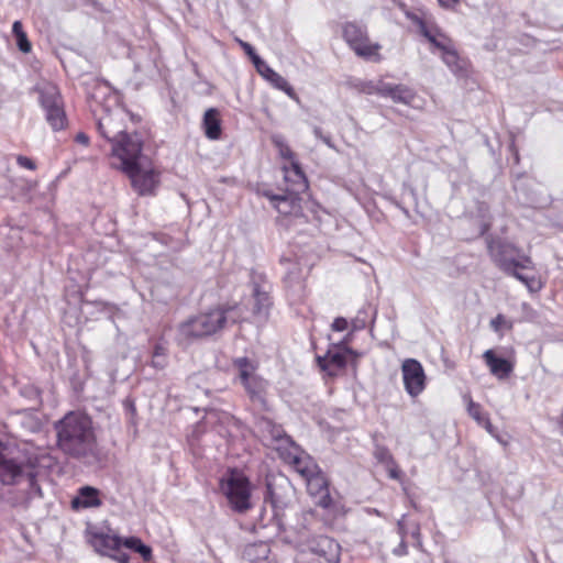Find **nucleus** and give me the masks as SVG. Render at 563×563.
Segmentation results:
<instances>
[{"label": "nucleus", "instance_id": "5fc2aeb1", "mask_svg": "<svg viewBox=\"0 0 563 563\" xmlns=\"http://www.w3.org/2000/svg\"><path fill=\"white\" fill-rule=\"evenodd\" d=\"M481 426L484 427L490 434L494 433V427L488 417L482 421Z\"/></svg>", "mask_w": 563, "mask_h": 563}, {"label": "nucleus", "instance_id": "393cba45", "mask_svg": "<svg viewBox=\"0 0 563 563\" xmlns=\"http://www.w3.org/2000/svg\"><path fill=\"white\" fill-rule=\"evenodd\" d=\"M242 385L252 402L266 407L267 382L265 379L256 375L243 382Z\"/></svg>", "mask_w": 563, "mask_h": 563}, {"label": "nucleus", "instance_id": "5701e85b", "mask_svg": "<svg viewBox=\"0 0 563 563\" xmlns=\"http://www.w3.org/2000/svg\"><path fill=\"white\" fill-rule=\"evenodd\" d=\"M102 505L99 489L92 486H82L78 489V494L71 500L74 510L97 508Z\"/></svg>", "mask_w": 563, "mask_h": 563}, {"label": "nucleus", "instance_id": "aec40b11", "mask_svg": "<svg viewBox=\"0 0 563 563\" xmlns=\"http://www.w3.org/2000/svg\"><path fill=\"white\" fill-rule=\"evenodd\" d=\"M406 16L417 27L418 32L430 43L442 30L437 25L430 14L424 12L407 11Z\"/></svg>", "mask_w": 563, "mask_h": 563}, {"label": "nucleus", "instance_id": "6e6552de", "mask_svg": "<svg viewBox=\"0 0 563 563\" xmlns=\"http://www.w3.org/2000/svg\"><path fill=\"white\" fill-rule=\"evenodd\" d=\"M129 113L122 107L113 109H103L102 113L97 119V130L101 137L107 142H112L124 135L126 132L125 120Z\"/></svg>", "mask_w": 563, "mask_h": 563}, {"label": "nucleus", "instance_id": "4d7b16f0", "mask_svg": "<svg viewBox=\"0 0 563 563\" xmlns=\"http://www.w3.org/2000/svg\"><path fill=\"white\" fill-rule=\"evenodd\" d=\"M559 424L562 428V435H563V411H562V413L560 416Z\"/></svg>", "mask_w": 563, "mask_h": 563}, {"label": "nucleus", "instance_id": "412c9836", "mask_svg": "<svg viewBox=\"0 0 563 563\" xmlns=\"http://www.w3.org/2000/svg\"><path fill=\"white\" fill-rule=\"evenodd\" d=\"M284 178L286 183H290L288 190L292 194L303 192L308 188V181L298 161H292L289 166H284Z\"/></svg>", "mask_w": 563, "mask_h": 563}, {"label": "nucleus", "instance_id": "7ed1b4c3", "mask_svg": "<svg viewBox=\"0 0 563 563\" xmlns=\"http://www.w3.org/2000/svg\"><path fill=\"white\" fill-rule=\"evenodd\" d=\"M4 444L0 441V483L5 486L27 484V494L41 495L37 484L38 456L27 449L19 450L15 456L4 454Z\"/></svg>", "mask_w": 563, "mask_h": 563}, {"label": "nucleus", "instance_id": "c03bdc74", "mask_svg": "<svg viewBox=\"0 0 563 563\" xmlns=\"http://www.w3.org/2000/svg\"><path fill=\"white\" fill-rule=\"evenodd\" d=\"M386 472L388 473V476L393 479H401L402 472L400 471L398 464L396 461L391 462V464H388L385 466Z\"/></svg>", "mask_w": 563, "mask_h": 563}, {"label": "nucleus", "instance_id": "58836bf2", "mask_svg": "<svg viewBox=\"0 0 563 563\" xmlns=\"http://www.w3.org/2000/svg\"><path fill=\"white\" fill-rule=\"evenodd\" d=\"M272 143L278 150V153L282 158L288 159L289 163H292V161H296L295 153L291 151V148L289 147V145L287 144V142L283 135L274 134L272 136Z\"/></svg>", "mask_w": 563, "mask_h": 563}, {"label": "nucleus", "instance_id": "dca6fc26", "mask_svg": "<svg viewBox=\"0 0 563 563\" xmlns=\"http://www.w3.org/2000/svg\"><path fill=\"white\" fill-rule=\"evenodd\" d=\"M307 490L311 497L314 498V503L317 506L322 507L324 509H329L332 504V497L329 492V483L325 475L321 470L316 472V474L305 478Z\"/></svg>", "mask_w": 563, "mask_h": 563}, {"label": "nucleus", "instance_id": "ddd939ff", "mask_svg": "<svg viewBox=\"0 0 563 563\" xmlns=\"http://www.w3.org/2000/svg\"><path fill=\"white\" fill-rule=\"evenodd\" d=\"M260 429L266 445L276 450L279 453V456L295 444L294 440L286 434L283 427L269 419H263L260 422Z\"/></svg>", "mask_w": 563, "mask_h": 563}, {"label": "nucleus", "instance_id": "cd10ccee", "mask_svg": "<svg viewBox=\"0 0 563 563\" xmlns=\"http://www.w3.org/2000/svg\"><path fill=\"white\" fill-rule=\"evenodd\" d=\"M265 505H269L273 512V519L276 520L277 526H280L279 514L286 507L287 503L277 488L272 484L267 483L266 495L264 498Z\"/></svg>", "mask_w": 563, "mask_h": 563}, {"label": "nucleus", "instance_id": "e433bc0d", "mask_svg": "<svg viewBox=\"0 0 563 563\" xmlns=\"http://www.w3.org/2000/svg\"><path fill=\"white\" fill-rule=\"evenodd\" d=\"M385 85V81L383 80H377V81H373V80H356L354 84H353V87L358 91V92H362V93H366V95H378L382 97V90H383V86Z\"/></svg>", "mask_w": 563, "mask_h": 563}, {"label": "nucleus", "instance_id": "de8ad7c7", "mask_svg": "<svg viewBox=\"0 0 563 563\" xmlns=\"http://www.w3.org/2000/svg\"><path fill=\"white\" fill-rule=\"evenodd\" d=\"M313 134L317 139H320L324 144H327L330 148H334L331 136L323 134L321 128L316 126L313 129Z\"/></svg>", "mask_w": 563, "mask_h": 563}, {"label": "nucleus", "instance_id": "c85d7f7f", "mask_svg": "<svg viewBox=\"0 0 563 563\" xmlns=\"http://www.w3.org/2000/svg\"><path fill=\"white\" fill-rule=\"evenodd\" d=\"M282 264L285 266L286 273L284 282L287 287L300 290L302 288V269L298 263H292L289 258H282Z\"/></svg>", "mask_w": 563, "mask_h": 563}, {"label": "nucleus", "instance_id": "c9c22d12", "mask_svg": "<svg viewBox=\"0 0 563 563\" xmlns=\"http://www.w3.org/2000/svg\"><path fill=\"white\" fill-rule=\"evenodd\" d=\"M122 545L139 553L145 562L152 560V549L137 537H129L122 540Z\"/></svg>", "mask_w": 563, "mask_h": 563}, {"label": "nucleus", "instance_id": "bb28decb", "mask_svg": "<svg viewBox=\"0 0 563 563\" xmlns=\"http://www.w3.org/2000/svg\"><path fill=\"white\" fill-rule=\"evenodd\" d=\"M352 354L353 351L346 349L345 351H328L324 357H318L320 367L328 371L329 374H333L336 369H342L346 365V354Z\"/></svg>", "mask_w": 563, "mask_h": 563}, {"label": "nucleus", "instance_id": "f257e3e1", "mask_svg": "<svg viewBox=\"0 0 563 563\" xmlns=\"http://www.w3.org/2000/svg\"><path fill=\"white\" fill-rule=\"evenodd\" d=\"M57 446L66 455L75 459L93 456L97 438L91 418L80 411H69L55 422Z\"/></svg>", "mask_w": 563, "mask_h": 563}, {"label": "nucleus", "instance_id": "79ce46f5", "mask_svg": "<svg viewBox=\"0 0 563 563\" xmlns=\"http://www.w3.org/2000/svg\"><path fill=\"white\" fill-rule=\"evenodd\" d=\"M239 43H240L241 47L244 49V52L252 59L255 68H257L260 66V64L263 63L264 60L256 54L254 47L250 43L243 42V41H239Z\"/></svg>", "mask_w": 563, "mask_h": 563}, {"label": "nucleus", "instance_id": "72a5a7b5", "mask_svg": "<svg viewBox=\"0 0 563 563\" xmlns=\"http://www.w3.org/2000/svg\"><path fill=\"white\" fill-rule=\"evenodd\" d=\"M168 364V349L167 343L159 339L155 342L152 352L151 366L155 369H164Z\"/></svg>", "mask_w": 563, "mask_h": 563}, {"label": "nucleus", "instance_id": "603ef678", "mask_svg": "<svg viewBox=\"0 0 563 563\" xmlns=\"http://www.w3.org/2000/svg\"><path fill=\"white\" fill-rule=\"evenodd\" d=\"M439 5L443 9H453L460 0H438Z\"/></svg>", "mask_w": 563, "mask_h": 563}, {"label": "nucleus", "instance_id": "37998d69", "mask_svg": "<svg viewBox=\"0 0 563 563\" xmlns=\"http://www.w3.org/2000/svg\"><path fill=\"white\" fill-rule=\"evenodd\" d=\"M490 327L493 328L494 331H499L501 327H507L508 329H511L512 324L508 322L503 314H498L490 321Z\"/></svg>", "mask_w": 563, "mask_h": 563}, {"label": "nucleus", "instance_id": "f8f14e48", "mask_svg": "<svg viewBox=\"0 0 563 563\" xmlns=\"http://www.w3.org/2000/svg\"><path fill=\"white\" fill-rule=\"evenodd\" d=\"M258 278L260 280L255 278L252 280V296L254 299L253 317L257 323H265L273 305L269 296L272 286L261 276Z\"/></svg>", "mask_w": 563, "mask_h": 563}, {"label": "nucleus", "instance_id": "8fccbe9b", "mask_svg": "<svg viewBox=\"0 0 563 563\" xmlns=\"http://www.w3.org/2000/svg\"><path fill=\"white\" fill-rule=\"evenodd\" d=\"M110 558L119 563H129L130 562L129 554H126L124 552H120V550L118 552H114Z\"/></svg>", "mask_w": 563, "mask_h": 563}, {"label": "nucleus", "instance_id": "0eeeda50", "mask_svg": "<svg viewBox=\"0 0 563 563\" xmlns=\"http://www.w3.org/2000/svg\"><path fill=\"white\" fill-rule=\"evenodd\" d=\"M343 37L356 55L366 59L379 60L380 45L371 43L366 29L355 22H347L343 26Z\"/></svg>", "mask_w": 563, "mask_h": 563}, {"label": "nucleus", "instance_id": "13d9d810", "mask_svg": "<svg viewBox=\"0 0 563 563\" xmlns=\"http://www.w3.org/2000/svg\"><path fill=\"white\" fill-rule=\"evenodd\" d=\"M512 151H514V157H515V161L518 162L519 161V155H518V152L514 148V146H511Z\"/></svg>", "mask_w": 563, "mask_h": 563}, {"label": "nucleus", "instance_id": "2eb2a0df", "mask_svg": "<svg viewBox=\"0 0 563 563\" xmlns=\"http://www.w3.org/2000/svg\"><path fill=\"white\" fill-rule=\"evenodd\" d=\"M286 463L292 466V468L305 479L316 472H319L320 467L316 463L312 456L305 452L296 443L290 446L282 456Z\"/></svg>", "mask_w": 563, "mask_h": 563}, {"label": "nucleus", "instance_id": "9b49d317", "mask_svg": "<svg viewBox=\"0 0 563 563\" xmlns=\"http://www.w3.org/2000/svg\"><path fill=\"white\" fill-rule=\"evenodd\" d=\"M404 387L407 394L416 398L426 388L427 377L424 369L416 358H406L401 364Z\"/></svg>", "mask_w": 563, "mask_h": 563}, {"label": "nucleus", "instance_id": "39448f33", "mask_svg": "<svg viewBox=\"0 0 563 563\" xmlns=\"http://www.w3.org/2000/svg\"><path fill=\"white\" fill-rule=\"evenodd\" d=\"M220 489L236 512L251 508V487L247 477L239 471H230L220 482Z\"/></svg>", "mask_w": 563, "mask_h": 563}, {"label": "nucleus", "instance_id": "a878e982", "mask_svg": "<svg viewBox=\"0 0 563 563\" xmlns=\"http://www.w3.org/2000/svg\"><path fill=\"white\" fill-rule=\"evenodd\" d=\"M298 195L287 189V194L274 195L271 197V200L279 213L285 216L297 214L300 210Z\"/></svg>", "mask_w": 563, "mask_h": 563}, {"label": "nucleus", "instance_id": "4c0bfd02", "mask_svg": "<svg viewBox=\"0 0 563 563\" xmlns=\"http://www.w3.org/2000/svg\"><path fill=\"white\" fill-rule=\"evenodd\" d=\"M12 34L15 37L18 48L23 53H29L32 46L20 21L13 22Z\"/></svg>", "mask_w": 563, "mask_h": 563}, {"label": "nucleus", "instance_id": "1a4fd4ad", "mask_svg": "<svg viewBox=\"0 0 563 563\" xmlns=\"http://www.w3.org/2000/svg\"><path fill=\"white\" fill-rule=\"evenodd\" d=\"M131 180L133 189L141 196L154 195L161 183V174L145 161L134 166L133 170L123 172Z\"/></svg>", "mask_w": 563, "mask_h": 563}, {"label": "nucleus", "instance_id": "b1692460", "mask_svg": "<svg viewBox=\"0 0 563 563\" xmlns=\"http://www.w3.org/2000/svg\"><path fill=\"white\" fill-rule=\"evenodd\" d=\"M256 70L274 88L284 91L288 97L292 99L297 97L294 88L289 85V82L282 75L271 68L265 62L261 63Z\"/></svg>", "mask_w": 563, "mask_h": 563}, {"label": "nucleus", "instance_id": "6ab92c4d", "mask_svg": "<svg viewBox=\"0 0 563 563\" xmlns=\"http://www.w3.org/2000/svg\"><path fill=\"white\" fill-rule=\"evenodd\" d=\"M382 90L383 98H390L396 103L416 107L417 93L406 85L385 82Z\"/></svg>", "mask_w": 563, "mask_h": 563}, {"label": "nucleus", "instance_id": "09e8293b", "mask_svg": "<svg viewBox=\"0 0 563 563\" xmlns=\"http://www.w3.org/2000/svg\"><path fill=\"white\" fill-rule=\"evenodd\" d=\"M523 285L530 292H537L541 289V284L534 276H528L527 282H525Z\"/></svg>", "mask_w": 563, "mask_h": 563}, {"label": "nucleus", "instance_id": "a18cd8bd", "mask_svg": "<svg viewBox=\"0 0 563 563\" xmlns=\"http://www.w3.org/2000/svg\"><path fill=\"white\" fill-rule=\"evenodd\" d=\"M16 163L22 168H26L30 170L36 169L35 162L27 156H23V155L16 156Z\"/></svg>", "mask_w": 563, "mask_h": 563}, {"label": "nucleus", "instance_id": "6e6d98bb", "mask_svg": "<svg viewBox=\"0 0 563 563\" xmlns=\"http://www.w3.org/2000/svg\"><path fill=\"white\" fill-rule=\"evenodd\" d=\"M396 206L401 210V212L406 216V217H409V211L407 208L402 207L400 203L396 202Z\"/></svg>", "mask_w": 563, "mask_h": 563}, {"label": "nucleus", "instance_id": "4be33fe9", "mask_svg": "<svg viewBox=\"0 0 563 563\" xmlns=\"http://www.w3.org/2000/svg\"><path fill=\"white\" fill-rule=\"evenodd\" d=\"M483 358L492 375L498 379L507 378L514 371V364L507 358L497 356L493 350L485 351Z\"/></svg>", "mask_w": 563, "mask_h": 563}, {"label": "nucleus", "instance_id": "a19ab883", "mask_svg": "<svg viewBox=\"0 0 563 563\" xmlns=\"http://www.w3.org/2000/svg\"><path fill=\"white\" fill-rule=\"evenodd\" d=\"M375 459L384 465V467L395 461L390 451L383 445H377L374 451Z\"/></svg>", "mask_w": 563, "mask_h": 563}, {"label": "nucleus", "instance_id": "c756f323", "mask_svg": "<svg viewBox=\"0 0 563 563\" xmlns=\"http://www.w3.org/2000/svg\"><path fill=\"white\" fill-rule=\"evenodd\" d=\"M202 124L208 139L218 140L220 137L221 121L217 109L210 108L205 112Z\"/></svg>", "mask_w": 563, "mask_h": 563}, {"label": "nucleus", "instance_id": "20e7f679", "mask_svg": "<svg viewBox=\"0 0 563 563\" xmlns=\"http://www.w3.org/2000/svg\"><path fill=\"white\" fill-rule=\"evenodd\" d=\"M111 144V165L121 172L133 170L134 166L145 161L143 139L136 133H125L114 139Z\"/></svg>", "mask_w": 563, "mask_h": 563}, {"label": "nucleus", "instance_id": "f3484780", "mask_svg": "<svg viewBox=\"0 0 563 563\" xmlns=\"http://www.w3.org/2000/svg\"><path fill=\"white\" fill-rule=\"evenodd\" d=\"M87 538L95 551L101 555L111 556L122 547L120 537L106 533L97 528L87 529Z\"/></svg>", "mask_w": 563, "mask_h": 563}, {"label": "nucleus", "instance_id": "ea45409f", "mask_svg": "<svg viewBox=\"0 0 563 563\" xmlns=\"http://www.w3.org/2000/svg\"><path fill=\"white\" fill-rule=\"evenodd\" d=\"M467 398V413L478 423L482 424V421L487 418V415H485L482 410V407L479 404L472 400L470 396Z\"/></svg>", "mask_w": 563, "mask_h": 563}, {"label": "nucleus", "instance_id": "9d476101", "mask_svg": "<svg viewBox=\"0 0 563 563\" xmlns=\"http://www.w3.org/2000/svg\"><path fill=\"white\" fill-rule=\"evenodd\" d=\"M432 48L431 53L440 52L442 62L456 76H462L465 73V62L460 57L455 44L443 31L438 34L430 42Z\"/></svg>", "mask_w": 563, "mask_h": 563}, {"label": "nucleus", "instance_id": "3c124183", "mask_svg": "<svg viewBox=\"0 0 563 563\" xmlns=\"http://www.w3.org/2000/svg\"><path fill=\"white\" fill-rule=\"evenodd\" d=\"M393 553L397 556H402L408 553V547L405 541H401L398 547L393 550Z\"/></svg>", "mask_w": 563, "mask_h": 563}, {"label": "nucleus", "instance_id": "a211bd4d", "mask_svg": "<svg viewBox=\"0 0 563 563\" xmlns=\"http://www.w3.org/2000/svg\"><path fill=\"white\" fill-rule=\"evenodd\" d=\"M488 251L503 272H505L506 264H516L522 257V255H519V250L512 243L501 240L489 241Z\"/></svg>", "mask_w": 563, "mask_h": 563}, {"label": "nucleus", "instance_id": "7c9ffc66", "mask_svg": "<svg viewBox=\"0 0 563 563\" xmlns=\"http://www.w3.org/2000/svg\"><path fill=\"white\" fill-rule=\"evenodd\" d=\"M376 317V309L371 303H365L360 308L356 316L351 321L352 331H361L367 324L373 323Z\"/></svg>", "mask_w": 563, "mask_h": 563}, {"label": "nucleus", "instance_id": "f03ea898", "mask_svg": "<svg viewBox=\"0 0 563 563\" xmlns=\"http://www.w3.org/2000/svg\"><path fill=\"white\" fill-rule=\"evenodd\" d=\"M245 320L240 305H221L181 322L177 328L178 344H188L195 339L212 335L229 323Z\"/></svg>", "mask_w": 563, "mask_h": 563}, {"label": "nucleus", "instance_id": "473e14b6", "mask_svg": "<svg viewBox=\"0 0 563 563\" xmlns=\"http://www.w3.org/2000/svg\"><path fill=\"white\" fill-rule=\"evenodd\" d=\"M233 367L238 371V378L241 384L253 376H256L257 363L249 357H238L233 361Z\"/></svg>", "mask_w": 563, "mask_h": 563}, {"label": "nucleus", "instance_id": "f704fd0d", "mask_svg": "<svg viewBox=\"0 0 563 563\" xmlns=\"http://www.w3.org/2000/svg\"><path fill=\"white\" fill-rule=\"evenodd\" d=\"M505 266L506 267H505V272L504 273L509 275V276L515 277L516 279L521 282L522 284H525V282H527L528 276L521 274L518 269H528V268L531 269V268H533V264H532L531 258L529 256H526V255H522L521 260L519 262H517L516 264L508 263Z\"/></svg>", "mask_w": 563, "mask_h": 563}, {"label": "nucleus", "instance_id": "423d86ee", "mask_svg": "<svg viewBox=\"0 0 563 563\" xmlns=\"http://www.w3.org/2000/svg\"><path fill=\"white\" fill-rule=\"evenodd\" d=\"M36 90L47 123L54 131L63 130L66 126L67 119L64 102L57 86L45 82L37 86Z\"/></svg>", "mask_w": 563, "mask_h": 563}, {"label": "nucleus", "instance_id": "49530a36", "mask_svg": "<svg viewBox=\"0 0 563 563\" xmlns=\"http://www.w3.org/2000/svg\"><path fill=\"white\" fill-rule=\"evenodd\" d=\"M331 328L336 332L345 331L349 328V321L343 317H338L333 320Z\"/></svg>", "mask_w": 563, "mask_h": 563}, {"label": "nucleus", "instance_id": "4468645a", "mask_svg": "<svg viewBox=\"0 0 563 563\" xmlns=\"http://www.w3.org/2000/svg\"><path fill=\"white\" fill-rule=\"evenodd\" d=\"M308 551L318 556L319 563H339L340 544L327 536L312 537L307 543Z\"/></svg>", "mask_w": 563, "mask_h": 563}, {"label": "nucleus", "instance_id": "2f4dec72", "mask_svg": "<svg viewBox=\"0 0 563 563\" xmlns=\"http://www.w3.org/2000/svg\"><path fill=\"white\" fill-rule=\"evenodd\" d=\"M269 552L271 549L266 542L250 543L243 550V558L251 563H255L267 559Z\"/></svg>", "mask_w": 563, "mask_h": 563}, {"label": "nucleus", "instance_id": "864d4df0", "mask_svg": "<svg viewBox=\"0 0 563 563\" xmlns=\"http://www.w3.org/2000/svg\"><path fill=\"white\" fill-rule=\"evenodd\" d=\"M75 141L77 143L82 144V145H88L89 144V136L86 133H84V132H79L76 135Z\"/></svg>", "mask_w": 563, "mask_h": 563}]
</instances>
